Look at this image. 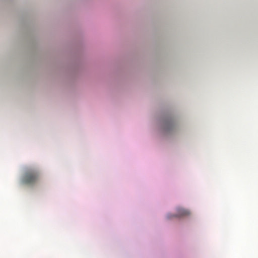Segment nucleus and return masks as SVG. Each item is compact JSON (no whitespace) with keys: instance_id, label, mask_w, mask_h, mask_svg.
I'll return each mask as SVG.
<instances>
[{"instance_id":"nucleus-1","label":"nucleus","mask_w":258,"mask_h":258,"mask_svg":"<svg viewBox=\"0 0 258 258\" xmlns=\"http://www.w3.org/2000/svg\"><path fill=\"white\" fill-rule=\"evenodd\" d=\"M40 178L39 171L36 169H29L26 171L22 178V182L26 184L34 185Z\"/></svg>"},{"instance_id":"nucleus-2","label":"nucleus","mask_w":258,"mask_h":258,"mask_svg":"<svg viewBox=\"0 0 258 258\" xmlns=\"http://www.w3.org/2000/svg\"><path fill=\"white\" fill-rule=\"evenodd\" d=\"M190 214V212L188 210L181 208H178L177 209V214L176 215H171L168 214L167 215L168 219H170L172 217H183L185 216H187Z\"/></svg>"}]
</instances>
